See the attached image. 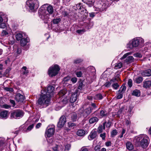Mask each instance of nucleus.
Masks as SVG:
<instances>
[{
    "label": "nucleus",
    "mask_w": 151,
    "mask_h": 151,
    "mask_svg": "<svg viewBox=\"0 0 151 151\" xmlns=\"http://www.w3.org/2000/svg\"><path fill=\"white\" fill-rule=\"evenodd\" d=\"M45 4L39 9L38 13L40 17L43 20L47 21L49 19L50 14L54 12L53 7L51 5Z\"/></svg>",
    "instance_id": "f257e3e1"
},
{
    "label": "nucleus",
    "mask_w": 151,
    "mask_h": 151,
    "mask_svg": "<svg viewBox=\"0 0 151 151\" xmlns=\"http://www.w3.org/2000/svg\"><path fill=\"white\" fill-rule=\"evenodd\" d=\"M41 96L38 99L37 103L40 105L48 106L50 103V95L47 94L45 90L41 91Z\"/></svg>",
    "instance_id": "f03ea898"
},
{
    "label": "nucleus",
    "mask_w": 151,
    "mask_h": 151,
    "mask_svg": "<svg viewBox=\"0 0 151 151\" xmlns=\"http://www.w3.org/2000/svg\"><path fill=\"white\" fill-rule=\"evenodd\" d=\"M143 39L139 37H136L133 39L127 45V48L132 49L134 47L142 46L144 43Z\"/></svg>",
    "instance_id": "7ed1b4c3"
},
{
    "label": "nucleus",
    "mask_w": 151,
    "mask_h": 151,
    "mask_svg": "<svg viewBox=\"0 0 151 151\" xmlns=\"http://www.w3.org/2000/svg\"><path fill=\"white\" fill-rule=\"evenodd\" d=\"M149 138L146 135H142L138 137L136 139V142L143 148H145L148 145V141Z\"/></svg>",
    "instance_id": "20e7f679"
},
{
    "label": "nucleus",
    "mask_w": 151,
    "mask_h": 151,
    "mask_svg": "<svg viewBox=\"0 0 151 151\" xmlns=\"http://www.w3.org/2000/svg\"><path fill=\"white\" fill-rule=\"evenodd\" d=\"M24 112L22 110L18 109L12 111L10 114L11 119H19L22 118L24 114Z\"/></svg>",
    "instance_id": "39448f33"
},
{
    "label": "nucleus",
    "mask_w": 151,
    "mask_h": 151,
    "mask_svg": "<svg viewBox=\"0 0 151 151\" xmlns=\"http://www.w3.org/2000/svg\"><path fill=\"white\" fill-rule=\"evenodd\" d=\"M109 3L107 0H99L97 5L100 12L105 10L107 7L109 6Z\"/></svg>",
    "instance_id": "423d86ee"
},
{
    "label": "nucleus",
    "mask_w": 151,
    "mask_h": 151,
    "mask_svg": "<svg viewBox=\"0 0 151 151\" xmlns=\"http://www.w3.org/2000/svg\"><path fill=\"white\" fill-rule=\"evenodd\" d=\"M60 69L58 65H55L49 68L48 71V75L51 77L55 76L58 74Z\"/></svg>",
    "instance_id": "0eeeda50"
},
{
    "label": "nucleus",
    "mask_w": 151,
    "mask_h": 151,
    "mask_svg": "<svg viewBox=\"0 0 151 151\" xmlns=\"http://www.w3.org/2000/svg\"><path fill=\"white\" fill-rule=\"evenodd\" d=\"M37 1V0H29L27 1L26 4L29 9L33 11L35 8L37 9L38 8V6L35 5Z\"/></svg>",
    "instance_id": "6e6552de"
},
{
    "label": "nucleus",
    "mask_w": 151,
    "mask_h": 151,
    "mask_svg": "<svg viewBox=\"0 0 151 151\" xmlns=\"http://www.w3.org/2000/svg\"><path fill=\"white\" fill-rule=\"evenodd\" d=\"M86 70L85 69L84 67L78 66L75 72L77 76L78 77H80L82 75V72H83Z\"/></svg>",
    "instance_id": "1a4fd4ad"
},
{
    "label": "nucleus",
    "mask_w": 151,
    "mask_h": 151,
    "mask_svg": "<svg viewBox=\"0 0 151 151\" xmlns=\"http://www.w3.org/2000/svg\"><path fill=\"white\" fill-rule=\"evenodd\" d=\"M66 122V119L65 116H62L60 118L57 126L58 127L61 128L65 124Z\"/></svg>",
    "instance_id": "9d476101"
},
{
    "label": "nucleus",
    "mask_w": 151,
    "mask_h": 151,
    "mask_svg": "<svg viewBox=\"0 0 151 151\" xmlns=\"http://www.w3.org/2000/svg\"><path fill=\"white\" fill-rule=\"evenodd\" d=\"M24 99V96L19 93H17L15 96V99L17 102H22Z\"/></svg>",
    "instance_id": "9b49d317"
},
{
    "label": "nucleus",
    "mask_w": 151,
    "mask_h": 151,
    "mask_svg": "<svg viewBox=\"0 0 151 151\" xmlns=\"http://www.w3.org/2000/svg\"><path fill=\"white\" fill-rule=\"evenodd\" d=\"M143 87L146 88L151 87V78L147 79L143 82Z\"/></svg>",
    "instance_id": "f8f14e48"
},
{
    "label": "nucleus",
    "mask_w": 151,
    "mask_h": 151,
    "mask_svg": "<svg viewBox=\"0 0 151 151\" xmlns=\"http://www.w3.org/2000/svg\"><path fill=\"white\" fill-rule=\"evenodd\" d=\"M77 91L76 90L73 93L70 99V101L72 103H74L77 100Z\"/></svg>",
    "instance_id": "ddd939ff"
},
{
    "label": "nucleus",
    "mask_w": 151,
    "mask_h": 151,
    "mask_svg": "<svg viewBox=\"0 0 151 151\" xmlns=\"http://www.w3.org/2000/svg\"><path fill=\"white\" fill-rule=\"evenodd\" d=\"M8 111L4 110L0 112V118L3 119H6L8 117Z\"/></svg>",
    "instance_id": "4468645a"
},
{
    "label": "nucleus",
    "mask_w": 151,
    "mask_h": 151,
    "mask_svg": "<svg viewBox=\"0 0 151 151\" xmlns=\"http://www.w3.org/2000/svg\"><path fill=\"white\" fill-rule=\"evenodd\" d=\"M55 132V129L53 128H50L46 131L45 133L48 137L51 136L54 134Z\"/></svg>",
    "instance_id": "2eb2a0df"
},
{
    "label": "nucleus",
    "mask_w": 151,
    "mask_h": 151,
    "mask_svg": "<svg viewBox=\"0 0 151 151\" xmlns=\"http://www.w3.org/2000/svg\"><path fill=\"white\" fill-rule=\"evenodd\" d=\"M93 109H92L91 108H88L85 109L83 113V117L84 118L87 117L91 112Z\"/></svg>",
    "instance_id": "dca6fc26"
},
{
    "label": "nucleus",
    "mask_w": 151,
    "mask_h": 151,
    "mask_svg": "<svg viewBox=\"0 0 151 151\" xmlns=\"http://www.w3.org/2000/svg\"><path fill=\"white\" fill-rule=\"evenodd\" d=\"M29 41V39L27 37H24L20 41V44L22 46L25 45Z\"/></svg>",
    "instance_id": "f3484780"
},
{
    "label": "nucleus",
    "mask_w": 151,
    "mask_h": 151,
    "mask_svg": "<svg viewBox=\"0 0 151 151\" xmlns=\"http://www.w3.org/2000/svg\"><path fill=\"white\" fill-rule=\"evenodd\" d=\"M96 132L94 130H93L91 132L90 135L88 137L89 140H91L96 138Z\"/></svg>",
    "instance_id": "a211bd4d"
},
{
    "label": "nucleus",
    "mask_w": 151,
    "mask_h": 151,
    "mask_svg": "<svg viewBox=\"0 0 151 151\" xmlns=\"http://www.w3.org/2000/svg\"><path fill=\"white\" fill-rule=\"evenodd\" d=\"M106 123V122H105L103 123V126L102 125H100L98 127L97 129V131L99 133L102 132L103 129L104 130L105 129Z\"/></svg>",
    "instance_id": "6ab92c4d"
},
{
    "label": "nucleus",
    "mask_w": 151,
    "mask_h": 151,
    "mask_svg": "<svg viewBox=\"0 0 151 151\" xmlns=\"http://www.w3.org/2000/svg\"><path fill=\"white\" fill-rule=\"evenodd\" d=\"M79 114H77L76 112L73 113L71 114V119L73 122H75L78 119V118L79 116Z\"/></svg>",
    "instance_id": "aec40b11"
},
{
    "label": "nucleus",
    "mask_w": 151,
    "mask_h": 151,
    "mask_svg": "<svg viewBox=\"0 0 151 151\" xmlns=\"http://www.w3.org/2000/svg\"><path fill=\"white\" fill-rule=\"evenodd\" d=\"M44 90L46 91V93H47V94H49V95H50L51 96V94L53 92L54 90V88L53 86H48L47 88V92L46 91V90L45 89Z\"/></svg>",
    "instance_id": "412c9836"
},
{
    "label": "nucleus",
    "mask_w": 151,
    "mask_h": 151,
    "mask_svg": "<svg viewBox=\"0 0 151 151\" xmlns=\"http://www.w3.org/2000/svg\"><path fill=\"white\" fill-rule=\"evenodd\" d=\"M142 74L144 76H149L151 75V70L150 69L145 70L142 73Z\"/></svg>",
    "instance_id": "4be33fe9"
},
{
    "label": "nucleus",
    "mask_w": 151,
    "mask_h": 151,
    "mask_svg": "<svg viewBox=\"0 0 151 151\" xmlns=\"http://www.w3.org/2000/svg\"><path fill=\"white\" fill-rule=\"evenodd\" d=\"M82 1L89 7H91L93 6L94 1V0H82Z\"/></svg>",
    "instance_id": "5701e85b"
},
{
    "label": "nucleus",
    "mask_w": 151,
    "mask_h": 151,
    "mask_svg": "<svg viewBox=\"0 0 151 151\" xmlns=\"http://www.w3.org/2000/svg\"><path fill=\"white\" fill-rule=\"evenodd\" d=\"M99 120L98 118L94 116L91 118L89 120V122L90 124H93L97 122Z\"/></svg>",
    "instance_id": "b1692460"
},
{
    "label": "nucleus",
    "mask_w": 151,
    "mask_h": 151,
    "mask_svg": "<svg viewBox=\"0 0 151 151\" xmlns=\"http://www.w3.org/2000/svg\"><path fill=\"white\" fill-rule=\"evenodd\" d=\"M132 95L136 96H139L140 95V92L139 90L135 89L133 91Z\"/></svg>",
    "instance_id": "393cba45"
},
{
    "label": "nucleus",
    "mask_w": 151,
    "mask_h": 151,
    "mask_svg": "<svg viewBox=\"0 0 151 151\" xmlns=\"http://www.w3.org/2000/svg\"><path fill=\"white\" fill-rule=\"evenodd\" d=\"M86 12V10L82 6L81 9H80L79 10V12L81 14H83V13H84V14L85 15L86 17L88 15V14Z\"/></svg>",
    "instance_id": "a878e982"
},
{
    "label": "nucleus",
    "mask_w": 151,
    "mask_h": 151,
    "mask_svg": "<svg viewBox=\"0 0 151 151\" xmlns=\"http://www.w3.org/2000/svg\"><path fill=\"white\" fill-rule=\"evenodd\" d=\"M134 58L132 56H129L125 60V62L129 63L133 61Z\"/></svg>",
    "instance_id": "bb28decb"
},
{
    "label": "nucleus",
    "mask_w": 151,
    "mask_h": 151,
    "mask_svg": "<svg viewBox=\"0 0 151 151\" xmlns=\"http://www.w3.org/2000/svg\"><path fill=\"white\" fill-rule=\"evenodd\" d=\"M54 151H63V149L62 146L56 145L55 147L53 148Z\"/></svg>",
    "instance_id": "cd10ccee"
},
{
    "label": "nucleus",
    "mask_w": 151,
    "mask_h": 151,
    "mask_svg": "<svg viewBox=\"0 0 151 151\" xmlns=\"http://www.w3.org/2000/svg\"><path fill=\"white\" fill-rule=\"evenodd\" d=\"M85 131L82 129L79 130L77 132V135L80 136H84L85 134Z\"/></svg>",
    "instance_id": "c85d7f7f"
},
{
    "label": "nucleus",
    "mask_w": 151,
    "mask_h": 151,
    "mask_svg": "<svg viewBox=\"0 0 151 151\" xmlns=\"http://www.w3.org/2000/svg\"><path fill=\"white\" fill-rule=\"evenodd\" d=\"M127 148L129 150H132L133 149V146L130 142H128L126 143Z\"/></svg>",
    "instance_id": "c756f323"
},
{
    "label": "nucleus",
    "mask_w": 151,
    "mask_h": 151,
    "mask_svg": "<svg viewBox=\"0 0 151 151\" xmlns=\"http://www.w3.org/2000/svg\"><path fill=\"white\" fill-rule=\"evenodd\" d=\"M143 78L141 77H139L135 78L134 79V81L137 83H140L143 81Z\"/></svg>",
    "instance_id": "7c9ffc66"
},
{
    "label": "nucleus",
    "mask_w": 151,
    "mask_h": 151,
    "mask_svg": "<svg viewBox=\"0 0 151 151\" xmlns=\"http://www.w3.org/2000/svg\"><path fill=\"white\" fill-rule=\"evenodd\" d=\"M15 37L16 40H17L19 41L21 40L22 39V37H23V36L22 34L19 33L16 34Z\"/></svg>",
    "instance_id": "2f4dec72"
},
{
    "label": "nucleus",
    "mask_w": 151,
    "mask_h": 151,
    "mask_svg": "<svg viewBox=\"0 0 151 151\" xmlns=\"http://www.w3.org/2000/svg\"><path fill=\"white\" fill-rule=\"evenodd\" d=\"M94 98L96 100H101L103 99V96L101 93H99L96 95Z\"/></svg>",
    "instance_id": "473e14b6"
},
{
    "label": "nucleus",
    "mask_w": 151,
    "mask_h": 151,
    "mask_svg": "<svg viewBox=\"0 0 151 151\" xmlns=\"http://www.w3.org/2000/svg\"><path fill=\"white\" fill-rule=\"evenodd\" d=\"M126 86L124 85H123L119 91V93H121L124 92L126 90Z\"/></svg>",
    "instance_id": "72a5a7b5"
},
{
    "label": "nucleus",
    "mask_w": 151,
    "mask_h": 151,
    "mask_svg": "<svg viewBox=\"0 0 151 151\" xmlns=\"http://www.w3.org/2000/svg\"><path fill=\"white\" fill-rule=\"evenodd\" d=\"M122 66V63H119L115 64L114 68L116 69L120 68Z\"/></svg>",
    "instance_id": "f704fd0d"
},
{
    "label": "nucleus",
    "mask_w": 151,
    "mask_h": 151,
    "mask_svg": "<svg viewBox=\"0 0 151 151\" xmlns=\"http://www.w3.org/2000/svg\"><path fill=\"white\" fill-rule=\"evenodd\" d=\"M27 67L26 66H23L22 68V74L24 75H27L29 72L28 70H27Z\"/></svg>",
    "instance_id": "c9c22d12"
},
{
    "label": "nucleus",
    "mask_w": 151,
    "mask_h": 151,
    "mask_svg": "<svg viewBox=\"0 0 151 151\" xmlns=\"http://www.w3.org/2000/svg\"><path fill=\"white\" fill-rule=\"evenodd\" d=\"M68 125L69 127L70 128H74L76 126L75 123L71 122H69L68 123Z\"/></svg>",
    "instance_id": "e433bc0d"
},
{
    "label": "nucleus",
    "mask_w": 151,
    "mask_h": 151,
    "mask_svg": "<svg viewBox=\"0 0 151 151\" xmlns=\"http://www.w3.org/2000/svg\"><path fill=\"white\" fill-rule=\"evenodd\" d=\"M106 112L104 110H101L100 112L99 116L100 118H101L106 116Z\"/></svg>",
    "instance_id": "4c0bfd02"
},
{
    "label": "nucleus",
    "mask_w": 151,
    "mask_h": 151,
    "mask_svg": "<svg viewBox=\"0 0 151 151\" xmlns=\"http://www.w3.org/2000/svg\"><path fill=\"white\" fill-rule=\"evenodd\" d=\"M117 133H118L117 132V130L116 129L113 130L111 132V137H114L116 135V134H117Z\"/></svg>",
    "instance_id": "58836bf2"
},
{
    "label": "nucleus",
    "mask_w": 151,
    "mask_h": 151,
    "mask_svg": "<svg viewBox=\"0 0 151 151\" xmlns=\"http://www.w3.org/2000/svg\"><path fill=\"white\" fill-rule=\"evenodd\" d=\"M5 146V144L3 141L0 140V151L1 150L4 149Z\"/></svg>",
    "instance_id": "ea45409f"
},
{
    "label": "nucleus",
    "mask_w": 151,
    "mask_h": 151,
    "mask_svg": "<svg viewBox=\"0 0 151 151\" xmlns=\"http://www.w3.org/2000/svg\"><path fill=\"white\" fill-rule=\"evenodd\" d=\"M93 25V22L92 21H89L88 23L87 28L88 29H90L91 28Z\"/></svg>",
    "instance_id": "a19ab883"
},
{
    "label": "nucleus",
    "mask_w": 151,
    "mask_h": 151,
    "mask_svg": "<svg viewBox=\"0 0 151 151\" xmlns=\"http://www.w3.org/2000/svg\"><path fill=\"white\" fill-rule=\"evenodd\" d=\"M112 86L114 89L116 90L119 87V85L118 83H116L112 84Z\"/></svg>",
    "instance_id": "79ce46f5"
},
{
    "label": "nucleus",
    "mask_w": 151,
    "mask_h": 151,
    "mask_svg": "<svg viewBox=\"0 0 151 151\" xmlns=\"http://www.w3.org/2000/svg\"><path fill=\"white\" fill-rule=\"evenodd\" d=\"M83 61V60L81 59H77L74 60L73 63L75 64H79Z\"/></svg>",
    "instance_id": "37998d69"
},
{
    "label": "nucleus",
    "mask_w": 151,
    "mask_h": 151,
    "mask_svg": "<svg viewBox=\"0 0 151 151\" xmlns=\"http://www.w3.org/2000/svg\"><path fill=\"white\" fill-rule=\"evenodd\" d=\"M61 21L60 18H57L52 20V22L54 24H58Z\"/></svg>",
    "instance_id": "c03bdc74"
},
{
    "label": "nucleus",
    "mask_w": 151,
    "mask_h": 151,
    "mask_svg": "<svg viewBox=\"0 0 151 151\" xmlns=\"http://www.w3.org/2000/svg\"><path fill=\"white\" fill-rule=\"evenodd\" d=\"M71 148V145L70 144H67L66 145L65 147L64 151H69Z\"/></svg>",
    "instance_id": "a18cd8bd"
},
{
    "label": "nucleus",
    "mask_w": 151,
    "mask_h": 151,
    "mask_svg": "<svg viewBox=\"0 0 151 151\" xmlns=\"http://www.w3.org/2000/svg\"><path fill=\"white\" fill-rule=\"evenodd\" d=\"M4 89L6 91H9L10 92L13 91L14 90L13 88L11 87H5Z\"/></svg>",
    "instance_id": "49530a36"
},
{
    "label": "nucleus",
    "mask_w": 151,
    "mask_h": 151,
    "mask_svg": "<svg viewBox=\"0 0 151 151\" xmlns=\"http://www.w3.org/2000/svg\"><path fill=\"white\" fill-rule=\"evenodd\" d=\"M131 54V52H128L125 54L121 58V60H123L126 58L127 56Z\"/></svg>",
    "instance_id": "de8ad7c7"
},
{
    "label": "nucleus",
    "mask_w": 151,
    "mask_h": 151,
    "mask_svg": "<svg viewBox=\"0 0 151 151\" xmlns=\"http://www.w3.org/2000/svg\"><path fill=\"white\" fill-rule=\"evenodd\" d=\"M128 85L129 87H131L132 85V80L131 79H129L128 81Z\"/></svg>",
    "instance_id": "09e8293b"
},
{
    "label": "nucleus",
    "mask_w": 151,
    "mask_h": 151,
    "mask_svg": "<svg viewBox=\"0 0 151 151\" xmlns=\"http://www.w3.org/2000/svg\"><path fill=\"white\" fill-rule=\"evenodd\" d=\"M9 101L10 103L12 105V106L13 107H14L16 105V103L15 101L13 100L10 99Z\"/></svg>",
    "instance_id": "8fccbe9b"
},
{
    "label": "nucleus",
    "mask_w": 151,
    "mask_h": 151,
    "mask_svg": "<svg viewBox=\"0 0 151 151\" xmlns=\"http://www.w3.org/2000/svg\"><path fill=\"white\" fill-rule=\"evenodd\" d=\"M134 55L135 57L137 58H141L142 56V55L139 53L134 54Z\"/></svg>",
    "instance_id": "3c124183"
},
{
    "label": "nucleus",
    "mask_w": 151,
    "mask_h": 151,
    "mask_svg": "<svg viewBox=\"0 0 151 151\" xmlns=\"http://www.w3.org/2000/svg\"><path fill=\"white\" fill-rule=\"evenodd\" d=\"M79 34H82L85 32V29H78L76 31Z\"/></svg>",
    "instance_id": "603ef678"
},
{
    "label": "nucleus",
    "mask_w": 151,
    "mask_h": 151,
    "mask_svg": "<svg viewBox=\"0 0 151 151\" xmlns=\"http://www.w3.org/2000/svg\"><path fill=\"white\" fill-rule=\"evenodd\" d=\"M11 106L10 105H8L7 104H4L2 106L3 108L6 109H8L9 108H10Z\"/></svg>",
    "instance_id": "864d4df0"
},
{
    "label": "nucleus",
    "mask_w": 151,
    "mask_h": 151,
    "mask_svg": "<svg viewBox=\"0 0 151 151\" xmlns=\"http://www.w3.org/2000/svg\"><path fill=\"white\" fill-rule=\"evenodd\" d=\"M83 85L82 82H80L79 83V85L78 86V88L80 90L82 89Z\"/></svg>",
    "instance_id": "5fc2aeb1"
},
{
    "label": "nucleus",
    "mask_w": 151,
    "mask_h": 151,
    "mask_svg": "<svg viewBox=\"0 0 151 151\" xmlns=\"http://www.w3.org/2000/svg\"><path fill=\"white\" fill-rule=\"evenodd\" d=\"M101 149V147L99 145H97L94 148L95 151H99Z\"/></svg>",
    "instance_id": "6e6d98bb"
},
{
    "label": "nucleus",
    "mask_w": 151,
    "mask_h": 151,
    "mask_svg": "<svg viewBox=\"0 0 151 151\" xmlns=\"http://www.w3.org/2000/svg\"><path fill=\"white\" fill-rule=\"evenodd\" d=\"M106 134L105 132L103 133H102L100 134V136L101 137L103 140H104L105 139V138L106 137Z\"/></svg>",
    "instance_id": "4d7b16f0"
},
{
    "label": "nucleus",
    "mask_w": 151,
    "mask_h": 151,
    "mask_svg": "<svg viewBox=\"0 0 151 151\" xmlns=\"http://www.w3.org/2000/svg\"><path fill=\"white\" fill-rule=\"evenodd\" d=\"M111 83H112L111 82V81H108V82H106L105 83V86L106 87H109L110 86V85L111 84Z\"/></svg>",
    "instance_id": "13d9d810"
},
{
    "label": "nucleus",
    "mask_w": 151,
    "mask_h": 151,
    "mask_svg": "<svg viewBox=\"0 0 151 151\" xmlns=\"http://www.w3.org/2000/svg\"><path fill=\"white\" fill-rule=\"evenodd\" d=\"M70 78L69 76H67L66 77H65L63 79V81H64V83L65 82H67L69 81L70 80Z\"/></svg>",
    "instance_id": "bf43d9fd"
},
{
    "label": "nucleus",
    "mask_w": 151,
    "mask_h": 151,
    "mask_svg": "<svg viewBox=\"0 0 151 151\" xmlns=\"http://www.w3.org/2000/svg\"><path fill=\"white\" fill-rule=\"evenodd\" d=\"M6 26V24L4 23H1L0 24V28L4 29L5 28Z\"/></svg>",
    "instance_id": "052dcab7"
},
{
    "label": "nucleus",
    "mask_w": 151,
    "mask_h": 151,
    "mask_svg": "<svg viewBox=\"0 0 151 151\" xmlns=\"http://www.w3.org/2000/svg\"><path fill=\"white\" fill-rule=\"evenodd\" d=\"M2 36H6L8 35V33L6 30H3L2 32Z\"/></svg>",
    "instance_id": "680f3d73"
},
{
    "label": "nucleus",
    "mask_w": 151,
    "mask_h": 151,
    "mask_svg": "<svg viewBox=\"0 0 151 151\" xmlns=\"http://www.w3.org/2000/svg\"><path fill=\"white\" fill-rule=\"evenodd\" d=\"M34 125L33 124L29 125L27 128V130L29 131H30L33 127Z\"/></svg>",
    "instance_id": "e2e57ef3"
},
{
    "label": "nucleus",
    "mask_w": 151,
    "mask_h": 151,
    "mask_svg": "<svg viewBox=\"0 0 151 151\" xmlns=\"http://www.w3.org/2000/svg\"><path fill=\"white\" fill-rule=\"evenodd\" d=\"M97 14L96 13L91 12L89 13V16L91 17H93Z\"/></svg>",
    "instance_id": "0e129e2a"
},
{
    "label": "nucleus",
    "mask_w": 151,
    "mask_h": 151,
    "mask_svg": "<svg viewBox=\"0 0 151 151\" xmlns=\"http://www.w3.org/2000/svg\"><path fill=\"white\" fill-rule=\"evenodd\" d=\"M77 79L76 78L73 77L71 78V81L73 83H75L77 82Z\"/></svg>",
    "instance_id": "69168bd1"
},
{
    "label": "nucleus",
    "mask_w": 151,
    "mask_h": 151,
    "mask_svg": "<svg viewBox=\"0 0 151 151\" xmlns=\"http://www.w3.org/2000/svg\"><path fill=\"white\" fill-rule=\"evenodd\" d=\"M76 6L77 9L78 10L80 9H81L82 7V5L80 3H79L78 4H76Z\"/></svg>",
    "instance_id": "338daca9"
},
{
    "label": "nucleus",
    "mask_w": 151,
    "mask_h": 151,
    "mask_svg": "<svg viewBox=\"0 0 151 151\" xmlns=\"http://www.w3.org/2000/svg\"><path fill=\"white\" fill-rule=\"evenodd\" d=\"M80 151H88V150L87 148L83 147L81 148Z\"/></svg>",
    "instance_id": "774afa93"
}]
</instances>
